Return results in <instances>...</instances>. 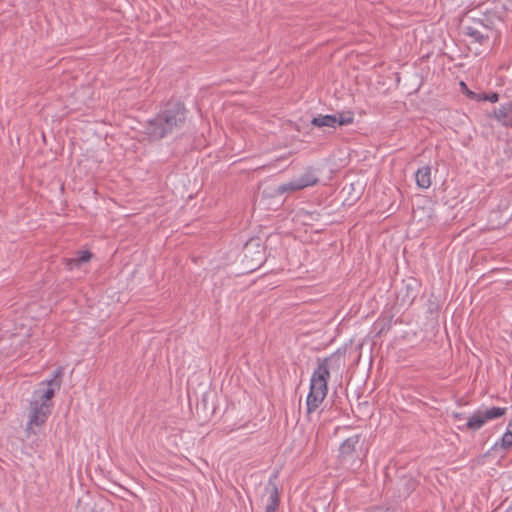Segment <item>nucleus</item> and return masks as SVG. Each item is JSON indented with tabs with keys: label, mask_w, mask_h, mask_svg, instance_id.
Segmentation results:
<instances>
[{
	"label": "nucleus",
	"mask_w": 512,
	"mask_h": 512,
	"mask_svg": "<svg viewBox=\"0 0 512 512\" xmlns=\"http://www.w3.org/2000/svg\"><path fill=\"white\" fill-rule=\"evenodd\" d=\"M269 489V498L268 503L265 507V512H277V509L280 504V496L278 486L275 483L269 481L268 483Z\"/></svg>",
	"instance_id": "nucleus-7"
},
{
	"label": "nucleus",
	"mask_w": 512,
	"mask_h": 512,
	"mask_svg": "<svg viewBox=\"0 0 512 512\" xmlns=\"http://www.w3.org/2000/svg\"><path fill=\"white\" fill-rule=\"evenodd\" d=\"M477 100H483V101H489L491 103H496L499 100V94L496 92H493L490 94L482 93L477 96Z\"/></svg>",
	"instance_id": "nucleus-16"
},
{
	"label": "nucleus",
	"mask_w": 512,
	"mask_h": 512,
	"mask_svg": "<svg viewBox=\"0 0 512 512\" xmlns=\"http://www.w3.org/2000/svg\"><path fill=\"white\" fill-rule=\"evenodd\" d=\"M311 124L315 127H329L336 129V118L335 114H326V115H318L313 117L311 120Z\"/></svg>",
	"instance_id": "nucleus-10"
},
{
	"label": "nucleus",
	"mask_w": 512,
	"mask_h": 512,
	"mask_svg": "<svg viewBox=\"0 0 512 512\" xmlns=\"http://www.w3.org/2000/svg\"><path fill=\"white\" fill-rule=\"evenodd\" d=\"M318 177L312 168H307L301 175L291 179L286 183L280 184L276 188L277 194L294 192L317 184Z\"/></svg>",
	"instance_id": "nucleus-4"
},
{
	"label": "nucleus",
	"mask_w": 512,
	"mask_h": 512,
	"mask_svg": "<svg viewBox=\"0 0 512 512\" xmlns=\"http://www.w3.org/2000/svg\"><path fill=\"white\" fill-rule=\"evenodd\" d=\"M63 368H56L49 379L40 383V386L46 385L47 388L35 389L29 400L28 421L26 423L25 432L29 436L33 432V427H39L45 424L51 414L53 404L50 401L55 395L56 390L61 387V377Z\"/></svg>",
	"instance_id": "nucleus-1"
},
{
	"label": "nucleus",
	"mask_w": 512,
	"mask_h": 512,
	"mask_svg": "<svg viewBox=\"0 0 512 512\" xmlns=\"http://www.w3.org/2000/svg\"><path fill=\"white\" fill-rule=\"evenodd\" d=\"M464 34L472 38L476 43L483 44L488 40V35L483 34L481 31L472 26H465Z\"/></svg>",
	"instance_id": "nucleus-12"
},
{
	"label": "nucleus",
	"mask_w": 512,
	"mask_h": 512,
	"mask_svg": "<svg viewBox=\"0 0 512 512\" xmlns=\"http://www.w3.org/2000/svg\"><path fill=\"white\" fill-rule=\"evenodd\" d=\"M359 440V435H353L342 442L339 448L342 463H345L346 458L355 451L356 445L359 443Z\"/></svg>",
	"instance_id": "nucleus-8"
},
{
	"label": "nucleus",
	"mask_w": 512,
	"mask_h": 512,
	"mask_svg": "<svg viewBox=\"0 0 512 512\" xmlns=\"http://www.w3.org/2000/svg\"><path fill=\"white\" fill-rule=\"evenodd\" d=\"M467 95L470 97V98H473V99H476L477 100V96L474 92L472 91H468L467 92Z\"/></svg>",
	"instance_id": "nucleus-17"
},
{
	"label": "nucleus",
	"mask_w": 512,
	"mask_h": 512,
	"mask_svg": "<svg viewBox=\"0 0 512 512\" xmlns=\"http://www.w3.org/2000/svg\"><path fill=\"white\" fill-rule=\"evenodd\" d=\"M416 185L420 189H428L431 186V167L428 165L418 168L415 172Z\"/></svg>",
	"instance_id": "nucleus-6"
},
{
	"label": "nucleus",
	"mask_w": 512,
	"mask_h": 512,
	"mask_svg": "<svg viewBox=\"0 0 512 512\" xmlns=\"http://www.w3.org/2000/svg\"><path fill=\"white\" fill-rule=\"evenodd\" d=\"M482 412H483L486 422H488L489 420H494V419H497V418H500L501 416H503L506 412V408L491 407L489 409L482 410Z\"/></svg>",
	"instance_id": "nucleus-14"
},
{
	"label": "nucleus",
	"mask_w": 512,
	"mask_h": 512,
	"mask_svg": "<svg viewBox=\"0 0 512 512\" xmlns=\"http://www.w3.org/2000/svg\"><path fill=\"white\" fill-rule=\"evenodd\" d=\"M346 350L339 348L330 356L324 359H318L309 383V392L306 397V413L311 416L316 412L325 400L328 393V381L330 379V369L339 368L343 363Z\"/></svg>",
	"instance_id": "nucleus-2"
},
{
	"label": "nucleus",
	"mask_w": 512,
	"mask_h": 512,
	"mask_svg": "<svg viewBox=\"0 0 512 512\" xmlns=\"http://www.w3.org/2000/svg\"><path fill=\"white\" fill-rule=\"evenodd\" d=\"M186 120V109L180 101H169L148 120L145 133L150 139L159 140L180 128Z\"/></svg>",
	"instance_id": "nucleus-3"
},
{
	"label": "nucleus",
	"mask_w": 512,
	"mask_h": 512,
	"mask_svg": "<svg viewBox=\"0 0 512 512\" xmlns=\"http://www.w3.org/2000/svg\"><path fill=\"white\" fill-rule=\"evenodd\" d=\"M462 417H463V414H455L456 419H462Z\"/></svg>",
	"instance_id": "nucleus-18"
},
{
	"label": "nucleus",
	"mask_w": 512,
	"mask_h": 512,
	"mask_svg": "<svg viewBox=\"0 0 512 512\" xmlns=\"http://www.w3.org/2000/svg\"><path fill=\"white\" fill-rule=\"evenodd\" d=\"M482 409L474 411L467 419L466 427L470 430L477 431L486 424Z\"/></svg>",
	"instance_id": "nucleus-9"
},
{
	"label": "nucleus",
	"mask_w": 512,
	"mask_h": 512,
	"mask_svg": "<svg viewBox=\"0 0 512 512\" xmlns=\"http://www.w3.org/2000/svg\"><path fill=\"white\" fill-rule=\"evenodd\" d=\"M500 445L503 449L512 447V430L509 428H507L506 432L502 435L500 439Z\"/></svg>",
	"instance_id": "nucleus-15"
},
{
	"label": "nucleus",
	"mask_w": 512,
	"mask_h": 512,
	"mask_svg": "<svg viewBox=\"0 0 512 512\" xmlns=\"http://www.w3.org/2000/svg\"><path fill=\"white\" fill-rule=\"evenodd\" d=\"M489 117L496 120L500 125L506 128H512V102L501 103L494 108Z\"/></svg>",
	"instance_id": "nucleus-5"
},
{
	"label": "nucleus",
	"mask_w": 512,
	"mask_h": 512,
	"mask_svg": "<svg viewBox=\"0 0 512 512\" xmlns=\"http://www.w3.org/2000/svg\"><path fill=\"white\" fill-rule=\"evenodd\" d=\"M335 118L337 127L349 125L354 122V113L351 111H343L338 114H335Z\"/></svg>",
	"instance_id": "nucleus-13"
},
{
	"label": "nucleus",
	"mask_w": 512,
	"mask_h": 512,
	"mask_svg": "<svg viewBox=\"0 0 512 512\" xmlns=\"http://www.w3.org/2000/svg\"><path fill=\"white\" fill-rule=\"evenodd\" d=\"M92 257V254L88 250L78 251L75 257L71 258L67 262V267L72 270L78 267L82 263L88 262Z\"/></svg>",
	"instance_id": "nucleus-11"
}]
</instances>
